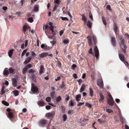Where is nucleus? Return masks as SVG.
Instances as JSON below:
<instances>
[{
	"label": "nucleus",
	"instance_id": "obj_63",
	"mask_svg": "<svg viewBox=\"0 0 129 129\" xmlns=\"http://www.w3.org/2000/svg\"><path fill=\"white\" fill-rule=\"evenodd\" d=\"M65 86V85L64 84V83L63 82L62 83V84H61L60 86V87L61 88H63Z\"/></svg>",
	"mask_w": 129,
	"mask_h": 129
},
{
	"label": "nucleus",
	"instance_id": "obj_46",
	"mask_svg": "<svg viewBox=\"0 0 129 129\" xmlns=\"http://www.w3.org/2000/svg\"><path fill=\"white\" fill-rule=\"evenodd\" d=\"M84 102H80L77 105V106H80L84 104Z\"/></svg>",
	"mask_w": 129,
	"mask_h": 129
},
{
	"label": "nucleus",
	"instance_id": "obj_7",
	"mask_svg": "<svg viewBox=\"0 0 129 129\" xmlns=\"http://www.w3.org/2000/svg\"><path fill=\"white\" fill-rule=\"evenodd\" d=\"M30 27L28 25H24L23 27V30L24 33L26 32L27 29H28L30 30Z\"/></svg>",
	"mask_w": 129,
	"mask_h": 129
},
{
	"label": "nucleus",
	"instance_id": "obj_3",
	"mask_svg": "<svg viewBox=\"0 0 129 129\" xmlns=\"http://www.w3.org/2000/svg\"><path fill=\"white\" fill-rule=\"evenodd\" d=\"M97 85L101 88H103L104 87V84L102 79H99L98 80L97 83Z\"/></svg>",
	"mask_w": 129,
	"mask_h": 129
},
{
	"label": "nucleus",
	"instance_id": "obj_56",
	"mask_svg": "<svg viewBox=\"0 0 129 129\" xmlns=\"http://www.w3.org/2000/svg\"><path fill=\"white\" fill-rule=\"evenodd\" d=\"M44 26H43V29L44 30H45V29H47L48 28V25H46L45 26V29L44 28Z\"/></svg>",
	"mask_w": 129,
	"mask_h": 129
},
{
	"label": "nucleus",
	"instance_id": "obj_14",
	"mask_svg": "<svg viewBox=\"0 0 129 129\" xmlns=\"http://www.w3.org/2000/svg\"><path fill=\"white\" fill-rule=\"evenodd\" d=\"M53 115V114L51 112L47 113L46 114V116L48 118H49L52 117Z\"/></svg>",
	"mask_w": 129,
	"mask_h": 129
},
{
	"label": "nucleus",
	"instance_id": "obj_8",
	"mask_svg": "<svg viewBox=\"0 0 129 129\" xmlns=\"http://www.w3.org/2000/svg\"><path fill=\"white\" fill-rule=\"evenodd\" d=\"M8 70V68H5L4 69L3 72V74L4 75L7 76L9 74V72Z\"/></svg>",
	"mask_w": 129,
	"mask_h": 129
},
{
	"label": "nucleus",
	"instance_id": "obj_24",
	"mask_svg": "<svg viewBox=\"0 0 129 129\" xmlns=\"http://www.w3.org/2000/svg\"><path fill=\"white\" fill-rule=\"evenodd\" d=\"M31 59V57H29L28 58V60H26L25 61L23 62V64L24 65L26 64H27V63L29 62L30 60Z\"/></svg>",
	"mask_w": 129,
	"mask_h": 129
},
{
	"label": "nucleus",
	"instance_id": "obj_35",
	"mask_svg": "<svg viewBox=\"0 0 129 129\" xmlns=\"http://www.w3.org/2000/svg\"><path fill=\"white\" fill-rule=\"evenodd\" d=\"M106 111L107 113H109L113 112V111L111 109H106Z\"/></svg>",
	"mask_w": 129,
	"mask_h": 129
},
{
	"label": "nucleus",
	"instance_id": "obj_20",
	"mask_svg": "<svg viewBox=\"0 0 129 129\" xmlns=\"http://www.w3.org/2000/svg\"><path fill=\"white\" fill-rule=\"evenodd\" d=\"M40 70L39 72V74H41L44 71V68L43 66H40Z\"/></svg>",
	"mask_w": 129,
	"mask_h": 129
},
{
	"label": "nucleus",
	"instance_id": "obj_43",
	"mask_svg": "<svg viewBox=\"0 0 129 129\" xmlns=\"http://www.w3.org/2000/svg\"><path fill=\"white\" fill-rule=\"evenodd\" d=\"M63 120L64 121H65L67 119V115L65 114H64L63 115Z\"/></svg>",
	"mask_w": 129,
	"mask_h": 129
},
{
	"label": "nucleus",
	"instance_id": "obj_22",
	"mask_svg": "<svg viewBox=\"0 0 129 129\" xmlns=\"http://www.w3.org/2000/svg\"><path fill=\"white\" fill-rule=\"evenodd\" d=\"M99 95L101 98L99 100V101L100 102H101L104 100V97L103 95L101 93H100Z\"/></svg>",
	"mask_w": 129,
	"mask_h": 129
},
{
	"label": "nucleus",
	"instance_id": "obj_36",
	"mask_svg": "<svg viewBox=\"0 0 129 129\" xmlns=\"http://www.w3.org/2000/svg\"><path fill=\"white\" fill-rule=\"evenodd\" d=\"M92 37L94 43L95 44H96V43H97V40L96 38V37L94 35L92 36Z\"/></svg>",
	"mask_w": 129,
	"mask_h": 129
},
{
	"label": "nucleus",
	"instance_id": "obj_60",
	"mask_svg": "<svg viewBox=\"0 0 129 129\" xmlns=\"http://www.w3.org/2000/svg\"><path fill=\"white\" fill-rule=\"evenodd\" d=\"M61 19L62 20H68V19L67 17H61Z\"/></svg>",
	"mask_w": 129,
	"mask_h": 129
},
{
	"label": "nucleus",
	"instance_id": "obj_29",
	"mask_svg": "<svg viewBox=\"0 0 129 129\" xmlns=\"http://www.w3.org/2000/svg\"><path fill=\"white\" fill-rule=\"evenodd\" d=\"M102 21L104 25H106L107 23L106 22V20L105 18L103 17H102Z\"/></svg>",
	"mask_w": 129,
	"mask_h": 129
},
{
	"label": "nucleus",
	"instance_id": "obj_53",
	"mask_svg": "<svg viewBox=\"0 0 129 129\" xmlns=\"http://www.w3.org/2000/svg\"><path fill=\"white\" fill-rule=\"evenodd\" d=\"M57 64L58 66V67L59 68H61V62L60 61H58V62Z\"/></svg>",
	"mask_w": 129,
	"mask_h": 129
},
{
	"label": "nucleus",
	"instance_id": "obj_34",
	"mask_svg": "<svg viewBox=\"0 0 129 129\" xmlns=\"http://www.w3.org/2000/svg\"><path fill=\"white\" fill-rule=\"evenodd\" d=\"M27 71V69L25 67L23 68L22 71V73L23 74H25Z\"/></svg>",
	"mask_w": 129,
	"mask_h": 129
},
{
	"label": "nucleus",
	"instance_id": "obj_57",
	"mask_svg": "<svg viewBox=\"0 0 129 129\" xmlns=\"http://www.w3.org/2000/svg\"><path fill=\"white\" fill-rule=\"evenodd\" d=\"M25 46L26 47H27L28 44V40H26L25 41Z\"/></svg>",
	"mask_w": 129,
	"mask_h": 129
},
{
	"label": "nucleus",
	"instance_id": "obj_28",
	"mask_svg": "<svg viewBox=\"0 0 129 129\" xmlns=\"http://www.w3.org/2000/svg\"><path fill=\"white\" fill-rule=\"evenodd\" d=\"M73 101L72 100H70L69 105L70 106H74V103H73Z\"/></svg>",
	"mask_w": 129,
	"mask_h": 129
},
{
	"label": "nucleus",
	"instance_id": "obj_27",
	"mask_svg": "<svg viewBox=\"0 0 129 129\" xmlns=\"http://www.w3.org/2000/svg\"><path fill=\"white\" fill-rule=\"evenodd\" d=\"M2 104H3L4 105L6 106H8L9 105V104L7 102L5 101H2Z\"/></svg>",
	"mask_w": 129,
	"mask_h": 129
},
{
	"label": "nucleus",
	"instance_id": "obj_32",
	"mask_svg": "<svg viewBox=\"0 0 129 129\" xmlns=\"http://www.w3.org/2000/svg\"><path fill=\"white\" fill-rule=\"evenodd\" d=\"M35 72V71L32 69H30L28 71V72L30 73H34Z\"/></svg>",
	"mask_w": 129,
	"mask_h": 129
},
{
	"label": "nucleus",
	"instance_id": "obj_13",
	"mask_svg": "<svg viewBox=\"0 0 129 129\" xmlns=\"http://www.w3.org/2000/svg\"><path fill=\"white\" fill-rule=\"evenodd\" d=\"M30 77L33 81L35 82H36V77L34 74L33 73L31 74Z\"/></svg>",
	"mask_w": 129,
	"mask_h": 129
},
{
	"label": "nucleus",
	"instance_id": "obj_10",
	"mask_svg": "<svg viewBox=\"0 0 129 129\" xmlns=\"http://www.w3.org/2000/svg\"><path fill=\"white\" fill-rule=\"evenodd\" d=\"M37 104L40 106H44V103L42 100L38 101L37 102Z\"/></svg>",
	"mask_w": 129,
	"mask_h": 129
},
{
	"label": "nucleus",
	"instance_id": "obj_5",
	"mask_svg": "<svg viewBox=\"0 0 129 129\" xmlns=\"http://www.w3.org/2000/svg\"><path fill=\"white\" fill-rule=\"evenodd\" d=\"M108 103L111 106L113 105L114 102L113 100V98H109L108 100Z\"/></svg>",
	"mask_w": 129,
	"mask_h": 129
},
{
	"label": "nucleus",
	"instance_id": "obj_11",
	"mask_svg": "<svg viewBox=\"0 0 129 129\" xmlns=\"http://www.w3.org/2000/svg\"><path fill=\"white\" fill-rule=\"evenodd\" d=\"M31 90L34 93H38V89L37 86H35L34 87H33L32 88H31Z\"/></svg>",
	"mask_w": 129,
	"mask_h": 129
},
{
	"label": "nucleus",
	"instance_id": "obj_37",
	"mask_svg": "<svg viewBox=\"0 0 129 129\" xmlns=\"http://www.w3.org/2000/svg\"><path fill=\"white\" fill-rule=\"evenodd\" d=\"M13 92L14 93V94L15 95V96H18L19 94L18 93V91L17 90H15L14 91H13Z\"/></svg>",
	"mask_w": 129,
	"mask_h": 129
},
{
	"label": "nucleus",
	"instance_id": "obj_6",
	"mask_svg": "<svg viewBox=\"0 0 129 129\" xmlns=\"http://www.w3.org/2000/svg\"><path fill=\"white\" fill-rule=\"evenodd\" d=\"M111 41L112 45L114 46H115L116 43L115 38L114 37H112L111 38Z\"/></svg>",
	"mask_w": 129,
	"mask_h": 129
},
{
	"label": "nucleus",
	"instance_id": "obj_26",
	"mask_svg": "<svg viewBox=\"0 0 129 129\" xmlns=\"http://www.w3.org/2000/svg\"><path fill=\"white\" fill-rule=\"evenodd\" d=\"M89 90H90V95L91 96H92L93 95V90L92 88L90 87L89 88Z\"/></svg>",
	"mask_w": 129,
	"mask_h": 129
},
{
	"label": "nucleus",
	"instance_id": "obj_52",
	"mask_svg": "<svg viewBox=\"0 0 129 129\" xmlns=\"http://www.w3.org/2000/svg\"><path fill=\"white\" fill-rule=\"evenodd\" d=\"M89 17L90 18V19H91L92 20H93V18L92 16V14L91 13H89Z\"/></svg>",
	"mask_w": 129,
	"mask_h": 129
},
{
	"label": "nucleus",
	"instance_id": "obj_47",
	"mask_svg": "<svg viewBox=\"0 0 129 129\" xmlns=\"http://www.w3.org/2000/svg\"><path fill=\"white\" fill-rule=\"evenodd\" d=\"M46 100L47 102H49L51 101V98L50 97H47L46 98Z\"/></svg>",
	"mask_w": 129,
	"mask_h": 129
},
{
	"label": "nucleus",
	"instance_id": "obj_41",
	"mask_svg": "<svg viewBox=\"0 0 129 129\" xmlns=\"http://www.w3.org/2000/svg\"><path fill=\"white\" fill-rule=\"evenodd\" d=\"M55 91H54L51 93L50 96L52 98H53L54 97V95L55 93Z\"/></svg>",
	"mask_w": 129,
	"mask_h": 129
},
{
	"label": "nucleus",
	"instance_id": "obj_31",
	"mask_svg": "<svg viewBox=\"0 0 129 129\" xmlns=\"http://www.w3.org/2000/svg\"><path fill=\"white\" fill-rule=\"evenodd\" d=\"M32 66L31 65V64H27L25 67V68L27 69H29L30 68L32 67Z\"/></svg>",
	"mask_w": 129,
	"mask_h": 129
},
{
	"label": "nucleus",
	"instance_id": "obj_12",
	"mask_svg": "<svg viewBox=\"0 0 129 129\" xmlns=\"http://www.w3.org/2000/svg\"><path fill=\"white\" fill-rule=\"evenodd\" d=\"M12 84L13 85L14 87H15L17 85V81L16 79L14 78H13L12 79Z\"/></svg>",
	"mask_w": 129,
	"mask_h": 129
},
{
	"label": "nucleus",
	"instance_id": "obj_17",
	"mask_svg": "<svg viewBox=\"0 0 129 129\" xmlns=\"http://www.w3.org/2000/svg\"><path fill=\"white\" fill-rule=\"evenodd\" d=\"M8 70L9 72L12 74H14L15 73V70L12 67L9 68Z\"/></svg>",
	"mask_w": 129,
	"mask_h": 129
},
{
	"label": "nucleus",
	"instance_id": "obj_18",
	"mask_svg": "<svg viewBox=\"0 0 129 129\" xmlns=\"http://www.w3.org/2000/svg\"><path fill=\"white\" fill-rule=\"evenodd\" d=\"M39 6L38 5H35L34 6L33 11L35 12H38L39 11Z\"/></svg>",
	"mask_w": 129,
	"mask_h": 129
},
{
	"label": "nucleus",
	"instance_id": "obj_62",
	"mask_svg": "<svg viewBox=\"0 0 129 129\" xmlns=\"http://www.w3.org/2000/svg\"><path fill=\"white\" fill-rule=\"evenodd\" d=\"M78 82V83L79 84V85H80L81 83H82V80H81V79H79V80H78V81H77Z\"/></svg>",
	"mask_w": 129,
	"mask_h": 129
},
{
	"label": "nucleus",
	"instance_id": "obj_2",
	"mask_svg": "<svg viewBox=\"0 0 129 129\" xmlns=\"http://www.w3.org/2000/svg\"><path fill=\"white\" fill-rule=\"evenodd\" d=\"M47 120L44 119H42L40 120L39 122V126L42 127L44 126V125L47 124Z\"/></svg>",
	"mask_w": 129,
	"mask_h": 129
},
{
	"label": "nucleus",
	"instance_id": "obj_30",
	"mask_svg": "<svg viewBox=\"0 0 129 129\" xmlns=\"http://www.w3.org/2000/svg\"><path fill=\"white\" fill-rule=\"evenodd\" d=\"M85 106L89 108H91L92 107L91 105L90 104L88 103H85Z\"/></svg>",
	"mask_w": 129,
	"mask_h": 129
},
{
	"label": "nucleus",
	"instance_id": "obj_23",
	"mask_svg": "<svg viewBox=\"0 0 129 129\" xmlns=\"http://www.w3.org/2000/svg\"><path fill=\"white\" fill-rule=\"evenodd\" d=\"M81 95H78L76 96V99L77 101L79 102L80 100Z\"/></svg>",
	"mask_w": 129,
	"mask_h": 129
},
{
	"label": "nucleus",
	"instance_id": "obj_38",
	"mask_svg": "<svg viewBox=\"0 0 129 129\" xmlns=\"http://www.w3.org/2000/svg\"><path fill=\"white\" fill-rule=\"evenodd\" d=\"M4 89H5V87L3 86L2 87V88L1 91L2 93L3 94H4L6 92L4 90Z\"/></svg>",
	"mask_w": 129,
	"mask_h": 129
},
{
	"label": "nucleus",
	"instance_id": "obj_59",
	"mask_svg": "<svg viewBox=\"0 0 129 129\" xmlns=\"http://www.w3.org/2000/svg\"><path fill=\"white\" fill-rule=\"evenodd\" d=\"M63 43H64L67 44L69 43V41L68 39L64 40L63 41Z\"/></svg>",
	"mask_w": 129,
	"mask_h": 129
},
{
	"label": "nucleus",
	"instance_id": "obj_51",
	"mask_svg": "<svg viewBox=\"0 0 129 129\" xmlns=\"http://www.w3.org/2000/svg\"><path fill=\"white\" fill-rule=\"evenodd\" d=\"M68 113L69 114H72L74 113V112L72 110H69L68 111Z\"/></svg>",
	"mask_w": 129,
	"mask_h": 129
},
{
	"label": "nucleus",
	"instance_id": "obj_9",
	"mask_svg": "<svg viewBox=\"0 0 129 129\" xmlns=\"http://www.w3.org/2000/svg\"><path fill=\"white\" fill-rule=\"evenodd\" d=\"M48 55V53L47 52H44L41 53L39 54V57L41 58H43L44 57H46Z\"/></svg>",
	"mask_w": 129,
	"mask_h": 129
},
{
	"label": "nucleus",
	"instance_id": "obj_39",
	"mask_svg": "<svg viewBox=\"0 0 129 129\" xmlns=\"http://www.w3.org/2000/svg\"><path fill=\"white\" fill-rule=\"evenodd\" d=\"M27 51V50L26 49H25L23 50V52L21 54V56L22 57L25 54L26 52Z\"/></svg>",
	"mask_w": 129,
	"mask_h": 129
},
{
	"label": "nucleus",
	"instance_id": "obj_1",
	"mask_svg": "<svg viewBox=\"0 0 129 129\" xmlns=\"http://www.w3.org/2000/svg\"><path fill=\"white\" fill-rule=\"evenodd\" d=\"M120 41L119 42V43L121 48L122 49L123 52L125 53L127 47L125 44L124 40L123 38L121 37L120 39Z\"/></svg>",
	"mask_w": 129,
	"mask_h": 129
},
{
	"label": "nucleus",
	"instance_id": "obj_25",
	"mask_svg": "<svg viewBox=\"0 0 129 129\" xmlns=\"http://www.w3.org/2000/svg\"><path fill=\"white\" fill-rule=\"evenodd\" d=\"M92 24V23L91 22L89 21H87V26L89 28H91Z\"/></svg>",
	"mask_w": 129,
	"mask_h": 129
},
{
	"label": "nucleus",
	"instance_id": "obj_42",
	"mask_svg": "<svg viewBox=\"0 0 129 129\" xmlns=\"http://www.w3.org/2000/svg\"><path fill=\"white\" fill-rule=\"evenodd\" d=\"M61 100V98L60 96H59L57 98L56 100L57 102H58Z\"/></svg>",
	"mask_w": 129,
	"mask_h": 129
},
{
	"label": "nucleus",
	"instance_id": "obj_55",
	"mask_svg": "<svg viewBox=\"0 0 129 129\" xmlns=\"http://www.w3.org/2000/svg\"><path fill=\"white\" fill-rule=\"evenodd\" d=\"M8 115H9V116L10 118H12V117H13V114L12 113H11V112H9L8 113Z\"/></svg>",
	"mask_w": 129,
	"mask_h": 129
},
{
	"label": "nucleus",
	"instance_id": "obj_19",
	"mask_svg": "<svg viewBox=\"0 0 129 129\" xmlns=\"http://www.w3.org/2000/svg\"><path fill=\"white\" fill-rule=\"evenodd\" d=\"M117 27L116 24H115L114 27V30L116 35L118 34L119 33L118 30L117 29Z\"/></svg>",
	"mask_w": 129,
	"mask_h": 129
},
{
	"label": "nucleus",
	"instance_id": "obj_61",
	"mask_svg": "<svg viewBox=\"0 0 129 129\" xmlns=\"http://www.w3.org/2000/svg\"><path fill=\"white\" fill-rule=\"evenodd\" d=\"M51 106L49 105H47L46 106V109L47 110H49Z\"/></svg>",
	"mask_w": 129,
	"mask_h": 129
},
{
	"label": "nucleus",
	"instance_id": "obj_33",
	"mask_svg": "<svg viewBox=\"0 0 129 129\" xmlns=\"http://www.w3.org/2000/svg\"><path fill=\"white\" fill-rule=\"evenodd\" d=\"M28 21L31 23L33 22V21L34 20L32 17H29L27 19Z\"/></svg>",
	"mask_w": 129,
	"mask_h": 129
},
{
	"label": "nucleus",
	"instance_id": "obj_45",
	"mask_svg": "<svg viewBox=\"0 0 129 129\" xmlns=\"http://www.w3.org/2000/svg\"><path fill=\"white\" fill-rule=\"evenodd\" d=\"M77 67V65L75 64H73L71 66V68L73 70H74L75 69V68H76Z\"/></svg>",
	"mask_w": 129,
	"mask_h": 129
},
{
	"label": "nucleus",
	"instance_id": "obj_58",
	"mask_svg": "<svg viewBox=\"0 0 129 129\" xmlns=\"http://www.w3.org/2000/svg\"><path fill=\"white\" fill-rule=\"evenodd\" d=\"M58 7V6H57L56 5H55L53 9V11H55L57 9V8Z\"/></svg>",
	"mask_w": 129,
	"mask_h": 129
},
{
	"label": "nucleus",
	"instance_id": "obj_44",
	"mask_svg": "<svg viewBox=\"0 0 129 129\" xmlns=\"http://www.w3.org/2000/svg\"><path fill=\"white\" fill-rule=\"evenodd\" d=\"M54 3L56 4H59L60 3V0H54Z\"/></svg>",
	"mask_w": 129,
	"mask_h": 129
},
{
	"label": "nucleus",
	"instance_id": "obj_54",
	"mask_svg": "<svg viewBox=\"0 0 129 129\" xmlns=\"http://www.w3.org/2000/svg\"><path fill=\"white\" fill-rule=\"evenodd\" d=\"M47 46L45 44H42L41 45V47L42 49L46 47Z\"/></svg>",
	"mask_w": 129,
	"mask_h": 129
},
{
	"label": "nucleus",
	"instance_id": "obj_4",
	"mask_svg": "<svg viewBox=\"0 0 129 129\" xmlns=\"http://www.w3.org/2000/svg\"><path fill=\"white\" fill-rule=\"evenodd\" d=\"M94 52L95 53V55L96 58H97L99 56V51L98 49L96 46H95L94 47Z\"/></svg>",
	"mask_w": 129,
	"mask_h": 129
},
{
	"label": "nucleus",
	"instance_id": "obj_16",
	"mask_svg": "<svg viewBox=\"0 0 129 129\" xmlns=\"http://www.w3.org/2000/svg\"><path fill=\"white\" fill-rule=\"evenodd\" d=\"M85 85L84 84H83L80 88L79 92H81L83 91L85 89Z\"/></svg>",
	"mask_w": 129,
	"mask_h": 129
},
{
	"label": "nucleus",
	"instance_id": "obj_48",
	"mask_svg": "<svg viewBox=\"0 0 129 129\" xmlns=\"http://www.w3.org/2000/svg\"><path fill=\"white\" fill-rule=\"evenodd\" d=\"M88 53L89 54L92 55L93 53L92 51V49L91 48H90L88 51Z\"/></svg>",
	"mask_w": 129,
	"mask_h": 129
},
{
	"label": "nucleus",
	"instance_id": "obj_40",
	"mask_svg": "<svg viewBox=\"0 0 129 129\" xmlns=\"http://www.w3.org/2000/svg\"><path fill=\"white\" fill-rule=\"evenodd\" d=\"M82 20H83L84 22H86L87 21V19H86V17L83 15H82Z\"/></svg>",
	"mask_w": 129,
	"mask_h": 129
},
{
	"label": "nucleus",
	"instance_id": "obj_21",
	"mask_svg": "<svg viewBox=\"0 0 129 129\" xmlns=\"http://www.w3.org/2000/svg\"><path fill=\"white\" fill-rule=\"evenodd\" d=\"M14 50L13 49H11L8 52V55L9 56L11 57L12 56V55L13 54V52L14 51Z\"/></svg>",
	"mask_w": 129,
	"mask_h": 129
},
{
	"label": "nucleus",
	"instance_id": "obj_50",
	"mask_svg": "<svg viewBox=\"0 0 129 129\" xmlns=\"http://www.w3.org/2000/svg\"><path fill=\"white\" fill-rule=\"evenodd\" d=\"M97 121L98 122L101 123H102L104 122V121H103V120L100 118L98 119Z\"/></svg>",
	"mask_w": 129,
	"mask_h": 129
},
{
	"label": "nucleus",
	"instance_id": "obj_64",
	"mask_svg": "<svg viewBox=\"0 0 129 129\" xmlns=\"http://www.w3.org/2000/svg\"><path fill=\"white\" fill-rule=\"evenodd\" d=\"M35 53L34 51H33L31 52V55L33 57L35 56Z\"/></svg>",
	"mask_w": 129,
	"mask_h": 129
},
{
	"label": "nucleus",
	"instance_id": "obj_15",
	"mask_svg": "<svg viewBox=\"0 0 129 129\" xmlns=\"http://www.w3.org/2000/svg\"><path fill=\"white\" fill-rule=\"evenodd\" d=\"M119 56L120 60L122 62H124V57L123 54H119Z\"/></svg>",
	"mask_w": 129,
	"mask_h": 129
},
{
	"label": "nucleus",
	"instance_id": "obj_49",
	"mask_svg": "<svg viewBox=\"0 0 129 129\" xmlns=\"http://www.w3.org/2000/svg\"><path fill=\"white\" fill-rule=\"evenodd\" d=\"M106 8L108 10L110 11H111L112 10L111 9V7L109 5H107L106 7Z\"/></svg>",
	"mask_w": 129,
	"mask_h": 129
}]
</instances>
